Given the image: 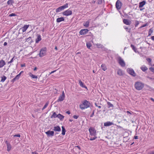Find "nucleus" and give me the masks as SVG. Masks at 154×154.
<instances>
[{
	"label": "nucleus",
	"instance_id": "9b49d317",
	"mask_svg": "<svg viewBox=\"0 0 154 154\" xmlns=\"http://www.w3.org/2000/svg\"><path fill=\"white\" fill-rule=\"evenodd\" d=\"M89 30L87 29H81L79 32V33L81 35H84L86 34Z\"/></svg>",
	"mask_w": 154,
	"mask_h": 154
},
{
	"label": "nucleus",
	"instance_id": "3c124183",
	"mask_svg": "<svg viewBox=\"0 0 154 154\" xmlns=\"http://www.w3.org/2000/svg\"><path fill=\"white\" fill-rule=\"evenodd\" d=\"M150 70L152 72H153L154 70V68L153 67H150L149 68Z\"/></svg>",
	"mask_w": 154,
	"mask_h": 154
},
{
	"label": "nucleus",
	"instance_id": "20e7f679",
	"mask_svg": "<svg viewBox=\"0 0 154 154\" xmlns=\"http://www.w3.org/2000/svg\"><path fill=\"white\" fill-rule=\"evenodd\" d=\"M89 131L90 133V135L91 136H96V131L94 128L91 127L89 129Z\"/></svg>",
	"mask_w": 154,
	"mask_h": 154
},
{
	"label": "nucleus",
	"instance_id": "6ab92c4d",
	"mask_svg": "<svg viewBox=\"0 0 154 154\" xmlns=\"http://www.w3.org/2000/svg\"><path fill=\"white\" fill-rule=\"evenodd\" d=\"M113 125V123L110 122H106L104 123V126H108Z\"/></svg>",
	"mask_w": 154,
	"mask_h": 154
},
{
	"label": "nucleus",
	"instance_id": "6e6552de",
	"mask_svg": "<svg viewBox=\"0 0 154 154\" xmlns=\"http://www.w3.org/2000/svg\"><path fill=\"white\" fill-rule=\"evenodd\" d=\"M128 72L132 76L134 77L136 76V73L132 69L128 68L127 69Z\"/></svg>",
	"mask_w": 154,
	"mask_h": 154
},
{
	"label": "nucleus",
	"instance_id": "8fccbe9b",
	"mask_svg": "<svg viewBox=\"0 0 154 154\" xmlns=\"http://www.w3.org/2000/svg\"><path fill=\"white\" fill-rule=\"evenodd\" d=\"M95 106H97V107H98L99 108H101V106H98L97 104V103H95Z\"/></svg>",
	"mask_w": 154,
	"mask_h": 154
},
{
	"label": "nucleus",
	"instance_id": "1a4fd4ad",
	"mask_svg": "<svg viewBox=\"0 0 154 154\" xmlns=\"http://www.w3.org/2000/svg\"><path fill=\"white\" fill-rule=\"evenodd\" d=\"M122 5L121 2L119 0H117L116 3V8L118 10L120 9L121 8Z\"/></svg>",
	"mask_w": 154,
	"mask_h": 154
},
{
	"label": "nucleus",
	"instance_id": "dca6fc26",
	"mask_svg": "<svg viewBox=\"0 0 154 154\" xmlns=\"http://www.w3.org/2000/svg\"><path fill=\"white\" fill-rule=\"evenodd\" d=\"M79 84L80 86L82 88H85L88 90V88L83 83L81 80H79Z\"/></svg>",
	"mask_w": 154,
	"mask_h": 154
},
{
	"label": "nucleus",
	"instance_id": "f704fd0d",
	"mask_svg": "<svg viewBox=\"0 0 154 154\" xmlns=\"http://www.w3.org/2000/svg\"><path fill=\"white\" fill-rule=\"evenodd\" d=\"M96 46L98 48H103V46L100 44H97L96 45Z\"/></svg>",
	"mask_w": 154,
	"mask_h": 154
},
{
	"label": "nucleus",
	"instance_id": "79ce46f5",
	"mask_svg": "<svg viewBox=\"0 0 154 154\" xmlns=\"http://www.w3.org/2000/svg\"><path fill=\"white\" fill-rule=\"evenodd\" d=\"M124 28L125 29H126V30L127 31L129 32H130V31L131 29L130 28H128L126 26L124 27Z\"/></svg>",
	"mask_w": 154,
	"mask_h": 154
},
{
	"label": "nucleus",
	"instance_id": "774afa93",
	"mask_svg": "<svg viewBox=\"0 0 154 154\" xmlns=\"http://www.w3.org/2000/svg\"><path fill=\"white\" fill-rule=\"evenodd\" d=\"M150 100H152L154 102V99L152 98H150Z\"/></svg>",
	"mask_w": 154,
	"mask_h": 154
},
{
	"label": "nucleus",
	"instance_id": "4be33fe9",
	"mask_svg": "<svg viewBox=\"0 0 154 154\" xmlns=\"http://www.w3.org/2000/svg\"><path fill=\"white\" fill-rule=\"evenodd\" d=\"M64 19L63 17H61L57 18V19L56 21L57 23H60L61 21H64Z\"/></svg>",
	"mask_w": 154,
	"mask_h": 154
},
{
	"label": "nucleus",
	"instance_id": "c756f323",
	"mask_svg": "<svg viewBox=\"0 0 154 154\" xmlns=\"http://www.w3.org/2000/svg\"><path fill=\"white\" fill-rule=\"evenodd\" d=\"M131 47L132 48L134 51L136 53L137 52V49L133 45L131 44Z\"/></svg>",
	"mask_w": 154,
	"mask_h": 154
},
{
	"label": "nucleus",
	"instance_id": "37998d69",
	"mask_svg": "<svg viewBox=\"0 0 154 154\" xmlns=\"http://www.w3.org/2000/svg\"><path fill=\"white\" fill-rule=\"evenodd\" d=\"M86 45L87 47V48L90 49V48L91 47V44L90 43H87L86 44Z\"/></svg>",
	"mask_w": 154,
	"mask_h": 154
},
{
	"label": "nucleus",
	"instance_id": "5fc2aeb1",
	"mask_svg": "<svg viewBox=\"0 0 154 154\" xmlns=\"http://www.w3.org/2000/svg\"><path fill=\"white\" fill-rule=\"evenodd\" d=\"M147 78L149 80H154V79L152 78H151L149 77H147Z\"/></svg>",
	"mask_w": 154,
	"mask_h": 154
},
{
	"label": "nucleus",
	"instance_id": "052dcab7",
	"mask_svg": "<svg viewBox=\"0 0 154 154\" xmlns=\"http://www.w3.org/2000/svg\"><path fill=\"white\" fill-rule=\"evenodd\" d=\"M66 113H67V114H70V112H69V111H67L66 112Z\"/></svg>",
	"mask_w": 154,
	"mask_h": 154
},
{
	"label": "nucleus",
	"instance_id": "7c9ffc66",
	"mask_svg": "<svg viewBox=\"0 0 154 154\" xmlns=\"http://www.w3.org/2000/svg\"><path fill=\"white\" fill-rule=\"evenodd\" d=\"M107 104L108 105V108H110V107L112 108V107H114L113 105L112 104H111V103H110L109 102H107Z\"/></svg>",
	"mask_w": 154,
	"mask_h": 154
},
{
	"label": "nucleus",
	"instance_id": "69168bd1",
	"mask_svg": "<svg viewBox=\"0 0 154 154\" xmlns=\"http://www.w3.org/2000/svg\"><path fill=\"white\" fill-rule=\"evenodd\" d=\"M32 154H38V153L35 152H32Z\"/></svg>",
	"mask_w": 154,
	"mask_h": 154
},
{
	"label": "nucleus",
	"instance_id": "13d9d810",
	"mask_svg": "<svg viewBox=\"0 0 154 154\" xmlns=\"http://www.w3.org/2000/svg\"><path fill=\"white\" fill-rule=\"evenodd\" d=\"M134 138L135 139H138V137L137 136H134Z\"/></svg>",
	"mask_w": 154,
	"mask_h": 154
},
{
	"label": "nucleus",
	"instance_id": "39448f33",
	"mask_svg": "<svg viewBox=\"0 0 154 154\" xmlns=\"http://www.w3.org/2000/svg\"><path fill=\"white\" fill-rule=\"evenodd\" d=\"M68 7V4L66 3L65 5L63 6H60L57 8L56 10V12L58 13L60 12V11L63 10L64 9Z\"/></svg>",
	"mask_w": 154,
	"mask_h": 154
},
{
	"label": "nucleus",
	"instance_id": "7ed1b4c3",
	"mask_svg": "<svg viewBox=\"0 0 154 154\" xmlns=\"http://www.w3.org/2000/svg\"><path fill=\"white\" fill-rule=\"evenodd\" d=\"M117 62L122 67H125V63L124 60L120 56L118 57L116 59Z\"/></svg>",
	"mask_w": 154,
	"mask_h": 154
},
{
	"label": "nucleus",
	"instance_id": "09e8293b",
	"mask_svg": "<svg viewBox=\"0 0 154 154\" xmlns=\"http://www.w3.org/2000/svg\"><path fill=\"white\" fill-rule=\"evenodd\" d=\"M73 117L75 119H77L79 117V116L74 115L73 116Z\"/></svg>",
	"mask_w": 154,
	"mask_h": 154
},
{
	"label": "nucleus",
	"instance_id": "c9c22d12",
	"mask_svg": "<svg viewBox=\"0 0 154 154\" xmlns=\"http://www.w3.org/2000/svg\"><path fill=\"white\" fill-rule=\"evenodd\" d=\"M153 29L152 28L150 29L148 32V36H149L151 35L153 32Z\"/></svg>",
	"mask_w": 154,
	"mask_h": 154
},
{
	"label": "nucleus",
	"instance_id": "412c9836",
	"mask_svg": "<svg viewBox=\"0 0 154 154\" xmlns=\"http://www.w3.org/2000/svg\"><path fill=\"white\" fill-rule=\"evenodd\" d=\"M146 3V2L144 1H143L140 2L139 3V8H140L142 7L145 5Z\"/></svg>",
	"mask_w": 154,
	"mask_h": 154
},
{
	"label": "nucleus",
	"instance_id": "a211bd4d",
	"mask_svg": "<svg viewBox=\"0 0 154 154\" xmlns=\"http://www.w3.org/2000/svg\"><path fill=\"white\" fill-rule=\"evenodd\" d=\"M37 38L35 39V43H38L41 40V36L40 35H37Z\"/></svg>",
	"mask_w": 154,
	"mask_h": 154
},
{
	"label": "nucleus",
	"instance_id": "58836bf2",
	"mask_svg": "<svg viewBox=\"0 0 154 154\" xmlns=\"http://www.w3.org/2000/svg\"><path fill=\"white\" fill-rule=\"evenodd\" d=\"M146 60L149 62V64L151 65L152 64L151 59L150 58H147L146 59Z\"/></svg>",
	"mask_w": 154,
	"mask_h": 154
},
{
	"label": "nucleus",
	"instance_id": "6e6d98bb",
	"mask_svg": "<svg viewBox=\"0 0 154 154\" xmlns=\"http://www.w3.org/2000/svg\"><path fill=\"white\" fill-rule=\"evenodd\" d=\"M149 90H154V89L150 87H149Z\"/></svg>",
	"mask_w": 154,
	"mask_h": 154
},
{
	"label": "nucleus",
	"instance_id": "a18cd8bd",
	"mask_svg": "<svg viewBox=\"0 0 154 154\" xmlns=\"http://www.w3.org/2000/svg\"><path fill=\"white\" fill-rule=\"evenodd\" d=\"M139 24V22L138 21H135V27H136Z\"/></svg>",
	"mask_w": 154,
	"mask_h": 154
},
{
	"label": "nucleus",
	"instance_id": "0eeeda50",
	"mask_svg": "<svg viewBox=\"0 0 154 154\" xmlns=\"http://www.w3.org/2000/svg\"><path fill=\"white\" fill-rule=\"evenodd\" d=\"M72 14V11L69 10V9H68L63 13V15L66 16H68L71 15Z\"/></svg>",
	"mask_w": 154,
	"mask_h": 154
},
{
	"label": "nucleus",
	"instance_id": "49530a36",
	"mask_svg": "<svg viewBox=\"0 0 154 154\" xmlns=\"http://www.w3.org/2000/svg\"><path fill=\"white\" fill-rule=\"evenodd\" d=\"M148 25L147 24V23H146V24H144L142 26H141L140 27V29H141L143 27H145L146 26H147Z\"/></svg>",
	"mask_w": 154,
	"mask_h": 154
},
{
	"label": "nucleus",
	"instance_id": "423d86ee",
	"mask_svg": "<svg viewBox=\"0 0 154 154\" xmlns=\"http://www.w3.org/2000/svg\"><path fill=\"white\" fill-rule=\"evenodd\" d=\"M46 48H42L40 50V53L39 54V56L40 57H42L45 56L46 54Z\"/></svg>",
	"mask_w": 154,
	"mask_h": 154
},
{
	"label": "nucleus",
	"instance_id": "864d4df0",
	"mask_svg": "<svg viewBox=\"0 0 154 154\" xmlns=\"http://www.w3.org/2000/svg\"><path fill=\"white\" fill-rule=\"evenodd\" d=\"M94 115V111H93V112L91 114V115L90 116V117H92Z\"/></svg>",
	"mask_w": 154,
	"mask_h": 154
},
{
	"label": "nucleus",
	"instance_id": "a19ab883",
	"mask_svg": "<svg viewBox=\"0 0 154 154\" xmlns=\"http://www.w3.org/2000/svg\"><path fill=\"white\" fill-rule=\"evenodd\" d=\"M15 57H13V58L11 59V60L10 61L8 62V64L11 63L12 62H13L14 60L15 59Z\"/></svg>",
	"mask_w": 154,
	"mask_h": 154
},
{
	"label": "nucleus",
	"instance_id": "a878e982",
	"mask_svg": "<svg viewBox=\"0 0 154 154\" xmlns=\"http://www.w3.org/2000/svg\"><path fill=\"white\" fill-rule=\"evenodd\" d=\"M29 75L32 79H37L38 78V77L37 76L34 75L32 74V73L30 72L29 73Z\"/></svg>",
	"mask_w": 154,
	"mask_h": 154
},
{
	"label": "nucleus",
	"instance_id": "4468645a",
	"mask_svg": "<svg viewBox=\"0 0 154 154\" xmlns=\"http://www.w3.org/2000/svg\"><path fill=\"white\" fill-rule=\"evenodd\" d=\"M46 134L48 136L50 137L51 136H53L54 135V132L53 131H48L45 132Z\"/></svg>",
	"mask_w": 154,
	"mask_h": 154
},
{
	"label": "nucleus",
	"instance_id": "cd10ccee",
	"mask_svg": "<svg viewBox=\"0 0 154 154\" xmlns=\"http://www.w3.org/2000/svg\"><path fill=\"white\" fill-rule=\"evenodd\" d=\"M101 67L102 69L104 71H106L107 69L106 66L105 64H102L101 65Z\"/></svg>",
	"mask_w": 154,
	"mask_h": 154
},
{
	"label": "nucleus",
	"instance_id": "bf43d9fd",
	"mask_svg": "<svg viewBox=\"0 0 154 154\" xmlns=\"http://www.w3.org/2000/svg\"><path fill=\"white\" fill-rule=\"evenodd\" d=\"M56 70H54V71H52L50 73V74H51L52 73H54V72H55L56 71Z\"/></svg>",
	"mask_w": 154,
	"mask_h": 154
},
{
	"label": "nucleus",
	"instance_id": "5701e85b",
	"mask_svg": "<svg viewBox=\"0 0 154 154\" xmlns=\"http://www.w3.org/2000/svg\"><path fill=\"white\" fill-rule=\"evenodd\" d=\"M53 130L55 131H61V129L59 126H55L54 127Z\"/></svg>",
	"mask_w": 154,
	"mask_h": 154
},
{
	"label": "nucleus",
	"instance_id": "603ef678",
	"mask_svg": "<svg viewBox=\"0 0 154 154\" xmlns=\"http://www.w3.org/2000/svg\"><path fill=\"white\" fill-rule=\"evenodd\" d=\"M15 15H16L14 14V13H12V14H10L9 15V16H10V17H12V16H14Z\"/></svg>",
	"mask_w": 154,
	"mask_h": 154
},
{
	"label": "nucleus",
	"instance_id": "393cba45",
	"mask_svg": "<svg viewBox=\"0 0 154 154\" xmlns=\"http://www.w3.org/2000/svg\"><path fill=\"white\" fill-rule=\"evenodd\" d=\"M140 68L143 72L145 71L148 69L144 65L142 66Z\"/></svg>",
	"mask_w": 154,
	"mask_h": 154
},
{
	"label": "nucleus",
	"instance_id": "72a5a7b5",
	"mask_svg": "<svg viewBox=\"0 0 154 154\" xmlns=\"http://www.w3.org/2000/svg\"><path fill=\"white\" fill-rule=\"evenodd\" d=\"M7 77L5 75H3L1 77V81L2 82H4L6 79Z\"/></svg>",
	"mask_w": 154,
	"mask_h": 154
},
{
	"label": "nucleus",
	"instance_id": "0e129e2a",
	"mask_svg": "<svg viewBox=\"0 0 154 154\" xmlns=\"http://www.w3.org/2000/svg\"><path fill=\"white\" fill-rule=\"evenodd\" d=\"M149 154H154V151H152L150 152Z\"/></svg>",
	"mask_w": 154,
	"mask_h": 154
},
{
	"label": "nucleus",
	"instance_id": "4d7b16f0",
	"mask_svg": "<svg viewBox=\"0 0 154 154\" xmlns=\"http://www.w3.org/2000/svg\"><path fill=\"white\" fill-rule=\"evenodd\" d=\"M151 39L152 40L154 41V36H151Z\"/></svg>",
	"mask_w": 154,
	"mask_h": 154
},
{
	"label": "nucleus",
	"instance_id": "e2e57ef3",
	"mask_svg": "<svg viewBox=\"0 0 154 154\" xmlns=\"http://www.w3.org/2000/svg\"><path fill=\"white\" fill-rule=\"evenodd\" d=\"M7 43L6 42H5L4 43V46H6L7 45Z\"/></svg>",
	"mask_w": 154,
	"mask_h": 154
},
{
	"label": "nucleus",
	"instance_id": "de8ad7c7",
	"mask_svg": "<svg viewBox=\"0 0 154 154\" xmlns=\"http://www.w3.org/2000/svg\"><path fill=\"white\" fill-rule=\"evenodd\" d=\"M12 136H13L14 137H20V134H15L14 135H12Z\"/></svg>",
	"mask_w": 154,
	"mask_h": 154
},
{
	"label": "nucleus",
	"instance_id": "f03ea898",
	"mask_svg": "<svg viewBox=\"0 0 154 154\" xmlns=\"http://www.w3.org/2000/svg\"><path fill=\"white\" fill-rule=\"evenodd\" d=\"M134 87L137 90H140L144 87V84L142 82H137L135 83Z\"/></svg>",
	"mask_w": 154,
	"mask_h": 154
},
{
	"label": "nucleus",
	"instance_id": "ddd939ff",
	"mask_svg": "<svg viewBox=\"0 0 154 154\" xmlns=\"http://www.w3.org/2000/svg\"><path fill=\"white\" fill-rule=\"evenodd\" d=\"M22 72V71L21 72L18 74L14 78L12 79L11 80V82H14L16 80L20 78V75Z\"/></svg>",
	"mask_w": 154,
	"mask_h": 154
},
{
	"label": "nucleus",
	"instance_id": "c03bdc74",
	"mask_svg": "<svg viewBox=\"0 0 154 154\" xmlns=\"http://www.w3.org/2000/svg\"><path fill=\"white\" fill-rule=\"evenodd\" d=\"M94 137H91L90 139V140H95L97 138V137L96 136H93Z\"/></svg>",
	"mask_w": 154,
	"mask_h": 154
},
{
	"label": "nucleus",
	"instance_id": "9d476101",
	"mask_svg": "<svg viewBox=\"0 0 154 154\" xmlns=\"http://www.w3.org/2000/svg\"><path fill=\"white\" fill-rule=\"evenodd\" d=\"M65 97V94L64 93V91H63L62 93V95H60L59 97V98L57 100V102L61 101L63 100L64 99Z\"/></svg>",
	"mask_w": 154,
	"mask_h": 154
},
{
	"label": "nucleus",
	"instance_id": "bb28decb",
	"mask_svg": "<svg viewBox=\"0 0 154 154\" xmlns=\"http://www.w3.org/2000/svg\"><path fill=\"white\" fill-rule=\"evenodd\" d=\"M60 120H62L64 118V116L60 114H59L57 115V117Z\"/></svg>",
	"mask_w": 154,
	"mask_h": 154
},
{
	"label": "nucleus",
	"instance_id": "680f3d73",
	"mask_svg": "<svg viewBox=\"0 0 154 154\" xmlns=\"http://www.w3.org/2000/svg\"><path fill=\"white\" fill-rule=\"evenodd\" d=\"M126 112L128 114H130V115L131 114V113L130 112H129V111H127Z\"/></svg>",
	"mask_w": 154,
	"mask_h": 154
},
{
	"label": "nucleus",
	"instance_id": "473e14b6",
	"mask_svg": "<svg viewBox=\"0 0 154 154\" xmlns=\"http://www.w3.org/2000/svg\"><path fill=\"white\" fill-rule=\"evenodd\" d=\"M7 151H9L11 148V146L10 144H8L7 145Z\"/></svg>",
	"mask_w": 154,
	"mask_h": 154
},
{
	"label": "nucleus",
	"instance_id": "e433bc0d",
	"mask_svg": "<svg viewBox=\"0 0 154 154\" xmlns=\"http://www.w3.org/2000/svg\"><path fill=\"white\" fill-rule=\"evenodd\" d=\"M57 115L56 114L55 112H54L53 115L51 116V118H56L57 117Z\"/></svg>",
	"mask_w": 154,
	"mask_h": 154
},
{
	"label": "nucleus",
	"instance_id": "aec40b11",
	"mask_svg": "<svg viewBox=\"0 0 154 154\" xmlns=\"http://www.w3.org/2000/svg\"><path fill=\"white\" fill-rule=\"evenodd\" d=\"M5 63L3 60H0V68L3 67L5 64Z\"/></svg>",
	"mask_w": 154,
	"mask_h": 154
},
{
	"label": "nucleus",
	"instance_id": "f8f14e48",
	"mask_svg": "<svg viewBox=\"0 0 154 154\" xmlns=\"http://www.w3.org/2000/svg\"><path fill=\"white\" fill-rule=\"evenodd\" d=\"M123 23L126 24V25H130L131 23V21L130 20L124 19L123 20Z\"/></svg>",
	"mask_w": 154,
	"mask_h": 154
},
{
	"label": "nucleus",
	"instance_id": "ea45409f",
	"mask_svg": "<svg viewBox=\"0 0 154 154\" xmlns=\"http://www.w3.org/2000/svg\"><path fill=\"white\" fill-rule=\"evenodd\" d=\"M48 102H47L46 104H45V106H44V107H43V108H42V110H44L45 108H46L47 106H48Z\"/></svg>",
	"mask_w": 154,
	"mask_h": 154
},
{
	"label": "nucleus",
	"instance_id": "2eb2a0df",
	"mask_svg": "<svg viewBox=\"0 0 154 154\" xmlns=\"http://www.w3.org/2000/svg\"><path fill=\"white\" fill-rule=\"evenodd\" d=\"M29 26V25H24L23 27H22L20 29H22L23 32H24L26 31L27 29L28 28Z\"/></svg>",
	"mask_w": 154,
	"mask_h": 154
},
{
	"label": "nucleus",
	"instance_id": "338daca9",
	"mask_svg": "<svg viewBox=\"0 0 154 154\" xmlns=\"http://www.w3.org/2000/svg\"><path fill=\"white\" fill-rule=\"evenodd\" d=\"M5 143L7 144V145H8V144H10L9 143H8V142L7 140H6L5 141Z\"/></svg>",
	"mask_w": 154,
	"mask_h": 154
},
{
	"label": "nucleus",
	"instance_id": "f3484780",
	"mask_svg": "<svg viewBox=\"0 0 154 154\" xmlns=\"http://www.w3.org/2000/svg\"><path fill=\"white\" fill-rule=\"evenodd\" d=\"M117 74L119 76H122L124 74V72L120 69H119L117 70Z\"/></svg>",
	"mask_w": 154,
	"mask_h": 154
},
{
	"label": "nucleus",
	"instance_id": "f257e3e1",
	"mask_svg": "<svg viewBox=\"0 0 154 154\" xmlns=\"http://www.w3.org/2000/svg\"><path fill=\"white\" fill-rule=\"evenodd\" d=\"M91 106V104L90 102L87 101V100H84L82 102V103L79 105L80 109L83 110L90 107Z\"/></svg>",
	"mask_w": 154,
	"mask_h": 154
},
{
	"label": "nucleus",
	"instance_id": "2f4dec72",
	"mask_svg": "<svg viewBox=\"0 0 154 154\" xmlns=\"http://www.w3.org/2000/svg\"><path fill=\"white\" fill-rule=\"evenodd\" d=\"M62 134L63 135H64L65 134V132H66L65 129L64 127L63 126H62Z\"/></svg>",
	"mask_w": 154,
	"mask_h": 154
},
{
	"label": "nucleus",
	"instance_id": "b1692460",
	"mask_svg": "<svg viewBox=\"0 0 154 154\" xmlns=\"http://www.w3.org/2000/svg\"><path fill=\"white\" fill-rule=\"evenodd\" d=\"M90 21L89 20H88L83 23V26L86 27H88L89 26V23Z\"/></svg>",
	"mask_w": 154,
	"mask_h": 154
},
{
	"label": "nucleus",
	"instance_id": "c85d7f7f",
	"mask_svg": "<svg viewBox=\"0 0 154 154\" xmlns=\"http://www.w3.org/2000/svg\"><path fill=\"white\" fill-rule=\"evenodd\" d=\"M26 41L28 42L29 43H31L32 42V39L31 37H29L28 38L26 39Z\"/></svg>",
	"mask_w": 154,
	"mask_h": 154
},
{
	"label": "nucleus",
	"instance_id": "4c0bfd02",
	"mask_svg": "<svg viewBox=\"0 0 154 154\" xmlns=\"http://www.w3.org/2000/svg\"><path fill=\"white\" fill-rule=\"evenodd\" d=\"M14 3V2L13 0H9L7 2V4L8 5H12V3Z\"/></svg>",
	"mask_w": 154,
	"mask_h": 154
}]
</instances>
